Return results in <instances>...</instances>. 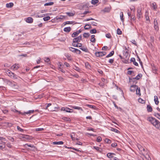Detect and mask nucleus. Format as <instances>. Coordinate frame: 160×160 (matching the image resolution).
Masks as SVG:
<instances>
[{"label": "nucleus", "instance_id": "nucleus-62", "mask_svg": "<svg viewBox=\"0 0 160 160\" xmlns=\"http://www.w3.org/2000/svg\"><path fill=\"white\" fill-rule=\"evenodd\" d=\"M108 48V47L106 46H104L102 48V50H106Z\"/></svg>", "mask_w": 160, "mask_h": 160}, {"label": "nucleus", "instance_id": "nucleus-44", "mask_svg": "<svg viewBox=\"0 0 160 160\" xmlns=\"http://www.w3.org/2000/svg\"><path fill=\"white\" fill-rule=\"evenodd\" d=\"M122 32L121 30L118 28L117 30V33L118 35H121L122 34Z\"/></svg>", "mask_w": 160, "mask_h": 160}, {"label": "nucleus", "instance_id": "nucleus-15", "mask_svg": "<svg viewBox=\"0 0 160 160\" xmlns=\"http://www.w3.org/2000/svg\"><path fill=\"white\" fill-rule=\"evenodd\" d=\"M13 5L14 4L12 2H10L6 4V7L8 8H11L13 6Z\"/></svg>", "mask_w": 160, "mask_h": 160}, {"label": "nucleus", "instance_id": "nucleus-22", "mask_svg": "<svg viewBox=\"0 0 160 160\" xmlns=\"http://www.w3.org/2000/svg\"><path fill=\"white\" fill-rule=\"evenodd\" d=\"M123 14L122 12H121L120 13V17L121 21L123 22L124 21V18H123Z\"/></svg>", "mask_w": 160, "mask_h": 160}, {"label": "nucleus", "instance_id": "nucleus-49", "mask_svg": "<svg viewBox=\"0 0 160 160\" xmlns=\"http://www.w3.org/2000/svg\"><path fill=\"white\" fill-rule=\"evenodd\" d=\"M58 80L60 82H62L64 80V79L61 76H58Z\"/></svg>", "mask_w": 160, "mask_h": 160}, {"label": "nucleus", "instance_id": "nucleus-4", "mask_svg": "<svg viewBox=\"0 0 160 160\" xmlns=\"http://www.w3.org/2000/svg\"><path fill=\"white\" fill-rule=\"evenodd\" d=\"M82 36L80 35L78 37L74 38L73 40V42L78 43L79 42L82 40Z\"/></svg>", "mask_w": 160, "mask_h": 160}, {"label": "nucleus", "instance_id": "nucleus-16", "mask_svg": "<svg viewBox=\"0 0 160 160\" xmlns=\"http://www.w3.org/2000/svg\"><path fill=\"white\" fill-rule=\"evenodd\" d=\"M151 7L154 10H156L157 7L156 6V3L155 2H154L152 3L151 4Z\"/></svg>", "mask_w": 160, "mask_h": 160}, {"label": "nucleus", "instance_id": "nucleus-55", "mask_svg": "<svg viewBox=\"0 0 160 160\" xmlns=\"http://www.w3.org/2000/svg\"><path fill=\"white\" fill-rule=\"evenodd\" d=\"M17 129L18 131H20L21 132H23V129L21 128L19 126H17Z\"/></svg>", "mask_w": 160, "mask_h": 160}, {"label": "nucleus", "instance_id": "nucleus-28", "mask_svg": "<svg viewBox=\"0 0 160 160\" xmlns=\"http://www.w3.org/2000/svg\"><path fill=\"white\" fill-rule=\"evenodd\" d=\"M91 28L92 27L91 26V25L88 24H86L84 27V28L86 30H87Z\"/></svg>", "mask_w": 160, "mask_h": 160}, {"label": "nucleus", "instance_id": "nucleus-12", "mask_svg": "<svg viewBox=\"0 0 160 160\" xmlns=\"http://www.w3.org/2000/svg\"><path fill=\"white\" fill-rule=\"evenodd\" d=\"M137 87L138 86L136 85H132L130 87V91L132 92H134Z\"/></svg>", "mask_w": 160, "mask_h": 160}, {"label": "nucleus", "instance_id": "nucleus-13", "mask_svg": "<svg viewBox=\"0 0 160 160\" xmlns=\"http://www.w3.org/2000/svg\"><path fill=\"white\" fill-rule=\"evenodd\" d=\"M130 61L133 63V64L136 66H138V63L135 61V59L134 58H131Z\"/></svg>", "mask_w": 160, "mask_h": 160}, {"label": "nucleus", "instance_id": "nucleus-24", "mask_svg": "<svg viewBox=\"0 0 160 160\" xmlns=\"http://www.w3.org/2000/svg\"><path fill=\"white\" fill-rule=\"evenodd\" d=\"M71 30L70 27H68L65 28L64 29V31L65 32H69Z\"/></svg>", "mask_w": 160, "mask_h": 160}, {"label": "nucleus", "instance_id": "nucleus-58", "mask_svg": "<svg viewBox=\"0 0 160 160\" xmlns=\"http://www.w3.org/2000/svg\"><path fill=\"white\" fill-rule=\"evenodd\" d=\"M137 58H138V60L139 61V63H140V65L141 66H142V62L141 61V59H140V58L139 57V56H137Z\"/></svg>", "mask_w": 160, "mask_h": 160}, {"label": "nucleus", "instance_id": "nucleus-1", "mask_svg": "<svg viewBox=\"0 0 160 160\" xmlns=\"http://www.w3.org/2000/svg\"><path fill=\"white\" fill-rule=\"evenodd\" d=\"M147 120L157 128H160V122L155 118L149 117Z\"/></svg>", "mask_w": 160, "mask_h": 160}, {"label": "nucleus", "instance_id": "nucleus-17", "mask_svg": "<svg viewBox=\"0 0 160 160\" xmlns=\"http://www.w3.org/2000/svg\"><path fill=\"white\" fill-rule=\"evenodd\" d=\"M63 144L62 141L54 142H52V144L53 145H62Z\"/></svg>", "mask_w": 160, "mask_h": 160}, {"label": "nucleus", "instance_id": "nucleus-5", "mask_svg": "<svg viewBox=\"0 0 160 160\" xmlns=\"http://www.w3.org/2000/svg\"><path fill=\"white\" fill-rule=\"evenodd\" d=\"M136 16L138 19L142 17V13L141 12V9L140 8H138L137 9Z\"/></svg>", "mask_w": 160, "mask_h": 160}, {"label": "nucleus", "instance_id": "nucleus-34", "mask_svg": "<svg viewBox=\"0 0 160 160\" xmlns=\"http://www.w3.org/2000/svg\"><path fill=\"white\" fill-rule=\"evenodd\" d=\"M51 18L50 16H47L46 17H44L43 18V19L45 21H47L49 20Z\"/></svg>", "mask_w": 160, "mask_h": 160}, {"label": "nucleus", "instance_id": "nucleus-30", "mask_svg": "<svg viewBox=\"0 0 160 160\" xmlns=\"http://www.w3.org/2000/svg\"><path fill=\"white\" fill-rule=\"evenodd\" d=\"M145 16L146 20L147 21H150L148 14L147 13L146 11L145 13Z\"/></svg>", "mask_w": 160, "mask_h": 160}, {"label": "nucleus", "instance_id": "nucleus-41", "mask_svg": "<svg viewBox=\"0 0 160 160\" xmlns=\"http://www.w3.org/2000/svg\"><path fill=\"white\" fill-rule=\"evenodd\" d=\"M154 115L160 120V115L159 113H155L154 114Z\"/></svg>", "mask_w": 160, "mask_h": 160}, {"label": "nucleus", "instance_id": "nucleus-52", "mask_svg": "<svg viewBox=\"0 0 160 160\" xmlns=\"http://www.w3.org/2000/svg\"><path fill=\"white\" fill-rule=\"evenodd\" d=\"M66 56L67 57V59L68 60L71 61L72 60V59L70 56H69L68 54H67Z\"/></svg>", "mask_w": 160, "mask_h": 160}, {"label": "nucleus", "instance_id": "nucleus-27", "mask_svg": "<svg viewBox=\"0 0 160 160\" xmlns=\"http://www.w3.org/2000/svg\"><path fill=\"white\" fill-rule=\"evenodd\" d=\"M111 10V8L108 7L104 8L103 10V11L105 12H109Z\"/></svg>", "mask_w": 160, "mask_h": 160}, {"label": "nucleus", "instance_id": "nucleus-37", "mask_svg": "<svg viewBox=\"0 0 160 160\" xmlns=\"http://www.w3.org/2000/svg\"><path fill=\"white\" fill-rule=\"evenodd\" d=\"M66 14L69 16H73L74 14V13H72V12H66Z\"/></svg>", "mask_w": 160, "mask_h": 160}, {"label": "nucleus", "instance_id": "nucleus-29", "mask_svg": "<svg viewBox=\"0 0 160 160\" xmlns=\"http://www.w3.org/2000/svg\"><path fill=\"white\" fill-rule=\"evenodd\" d=\"M62 119L66 121H70L71 119L67 117H63L62 118Z\"/></svg>", "mask_w": 160, "mask_h": 160}, {"label": "nucleus", "instance_id": "nucleus-40", "mask_svg": "<svg viewBox=\"0 0 160 160\" xmlns=\"http://www.w3.org/2000/svg\"><path fill=\"white\" fill-rule=\"evenodd\" d=\"M98 0H92L91 1V3L92 4L95 5L98 3Z\"/></svg>", "mask_w": 160, "mask_h": 160}, {"label": "nucleus", "instance_id": "nucleus-61", "mask_svg": "<svg viewBox=\"0 0 160 160\" xmlns=\"http://www.w3.org/2000/svg\"><path fill=\"white\" fill-rule=\"evenodd\" d=\"M72 45L74 47H78V43L77 44L73 42L72 43Z\"/></svg>", "mask_w": 160, "mask_h": 160}, {"label": "nucleus", "instance_id": "nucleus-64", "mask_svg": "<svg viewBox=\"0 0 160 160\" xmlns=\"http://www.w3.org/2000/svg\"><path fill=\"white\" fill-rule=\"evenodd\" d=\"M117 143L116 142H114L112 144L111 146L112 147H114L117 146Z\"/></svg>", "mask_w": 160, "mask_h": 160}, {"label": "nucleus", "instance_id": "nucleus-23", "mask_svg": "<svg viewBox=\"0 0 160 160\" xmlns=\"http://www.w3.org/2000/svg\"><path fill=\"white\" fill-rule=\"evenodd\" d=\"M142 74L141 73H139L135 78H133V79H136L137 80H138L140 78L142 77Z\"/></svg>", "mask_w": 160, "mask_h": 160}, {"label": "nucleus", "instance_id": "nucleus-45", "mask_svg": "<svg viewBox=\"0 0 160 160\" xmlns=\"http://www.w3.org/2000/svg\"><path fill=\"white\" fill-rule=\"evenodd\" d=\"M80 49L82 51H84L86 52H88V49L87 48H81Z\"/></svg>", "mask_w": 160, "mask_h": 160}, {"label": "nucleus", "instance_id": "nucleus-50", "mask_svg": "<svg viewBox=\"0 0 160 160\" xmlns=\"http://www.w3.org/2000/svg\"><path fill=\"white\" fill-rule=\"evenodd\" d=\"M75 50V52L77 54H80L81 52V51L78 49L76 48Z\"/></svg>", "mask_w": 160, "mask_h": 160}, {"label": "nucleus", "instance_id": "nucleus-38", "mask_svg": "<svg viewBox=\"0 0 160 160\" xmlns=\"http://www.w3.org/2000/svg\"><path fill=\"white\" fill-rule=\"evenodd\" d=\"M93 148L95 149L97 151H98L100 152H101V151L100 150L101 149L99 147L97 146H93Z\"/></svg>", "mask_w": 160, "mask_h": 160}, {"label": "nucleus", "instance_id": "nucleus-7", "mask_svg": "<svg viewBox=\"0 0 160 160\" xmlns=\"http://www.w3.org/2000/svg\"><path fill=\"white\" fill-rule=\"evenodd\" d=\"M154 28L155 30L156 31H158L159 30V27L158 22H157V20L156 18H155L154 19Z\"/></svg>", "mask_w": 160, "mask_h": 160}, {"label": "nucleus", "instance_id": "nucleus-35", "mask_svg": "<svg viewBox=\"0 0 160 160\" xmlns=\"http://www.w3.org/2000/svg\"><path fill=\"white\" fill-rule=\"evenodd\" d=\"M86 106H87L90 108H92V109H95L96 108V106L93 105H91L89 104H86Z\"/></svg>", "mask_w": 160, "mask_h": 160}, {"label": "nucleus", "instance_id": "nucleus-2", "mask_svg": "<svg viewBox=\"0 0 160 160\" xmlns=\"http://www.w3.org/2000/svg\"><path fill=\"white\" fill-rule=\"evenodd\" d=\"M13 111L14 112H17L19 114H21L22 115H25L26 114H28L31 113H32L34 112V110H29L27 112H22L20 111H18L16 109H14L13 110Z\"/></svg>", "mask_w": 160, "mask_h": 160}, {"label": "nucleus", "instance_id": "nucleus-47", "mask_svg": "<svg viewBox=\"0 0 160 160\" xmlns=\"http://www.w3.org/2000/svg\"><path fill=\"white\" fill-rule=\"evenodd\" d=\"M44 60L45 62H49L50 61L49 58H45Z\"/></svg>", "mask_w": 160, "mask_h": 160}, {"label": "nucleus", "instance_id": "nucleus-39", "mask_svg": "<svg viewBox=\"0 0 160 160\" xmlns=\"http://www.w3.org/2000/svg\"><path fill=\"white\" fill-rule=\"evenodd\" d=\"M54 2H51L49 3H45L44 4V6H51L53 4Z\"/></svg>", "mask_w": 160, "mask_h": 160}, {"label": "nucleus", "instance_id": "nucleus-53", "mask_svg": "<svg viewBox=\"0 0 160 160\" xmlns=\"http://www.w3.org/2000/svg\"><path fill=\"white\" fill-rule=\"evenodd\" d=\"M65 17V16H60V17H56V19H57V20H58V19H63V18H64Z\"/></svg>", "mask_w": 160, "mask_h": 160}, {"label": "nucleus", "instance_id": "nucleus-63", "mask_svg": "<svg viewBox=\"0 0 160 160\" xmlns=\"http://www.w3.org/2000/svg\"><path fill=\"white\" fill-rule=\"evenodd\" d=\"M114 61V59H109V62L110 63H112Z\"/></svg>", "mask_w": 160, "mask_h": 160}, {"label": "nucleus", "instance_id": "nucleus-9", "mask_svg": "<svg viewBox=\"0 0 160 160\" xmlns=\"http://www.w3.org/2000/svg\"><path fill=\"white\" fill-rule=\"evenodd\" d=\"M19 67V65L18 64H15L13 65L11 68V69L14 70H18Z\"/></svg>", "mask_w": 160, "mask_h": 160}, {"label": "nucleus", "instance_id": "nucleus-31", "mask_svg": "<svg viewBox=\"0 0 160 160\" xmlns=\"http://www.w3.org/2000/svg\"><path fill=\"white\" fill-rule=\"evenodd\" d=\"M112 155H115V154L113 153H108L107 154V156L109 158H112Z\"/></svg>", "mask_w": 160, "mask_h": 160}, {"label": "nucleus", "instance_id": "nucleus-21", "mask_svg": "<svg viewBox=\"0 0 160 160\" xmlns=\"http://www.w3.org/2000/svg\"><path fill=\"white\" fill-rule=\"evenodd\" d=\"M95 35H92L91 36V38L90 40V41L91 42H92L93 43H95L96 41V39L95 38Z\"/></svg>", "mask_w": 160, "mask_h": 160}, {"label": "nucleus", "instance_id": "nucleus-11", "mask_svg": "<svg viewBox=\"0 0 160 160\" xmlns=\"http://www.w3.org/2000/svg\"><path fill=\"white\" fill-rule=\"evenodd\" d=\"M26 21L27 23H31L33 22V19L32 17H29L26 19Z\"/></svg>", "mask_w": 160, "mask_h": 160}, {"label": "nucleus", "instance_id": "nucleus-8", "mask_svg": "<svg viewBox=\"0 0 160 160\" xmlns=\"http://www.w3.org/2000/svg\"><path fill=\"white\" fill-rule=\"evenodd\" d=\"M8 76L10 77L11 78H13L14 79H17L18 78V76L16 75L14 73H11V74L8 75Z\"/></svg>", "mask_w": 160, "mask_h": 160}, {"label": "nucleus", "instance_id": "nucleus-10", "mask_svg": "<svg viewBox=\"0 0 160 160\" xmlns=\"http://www.w3.org/2000/svg\"><path fill=\"white\" fill-rule=\"evenodd\" d=\"M81 32V31L80 30L78 31H77L76 32H74L72 35V38L75 37L77 36Z\"/></svg>", "mask_w": 160, "mask_h": 160}, {"label": "nucleus", "instance_id": "nucleus-19", "mask_svg": "<svg viewBox=\"0 0 160 160\" xmlns=\"http://www.w3.org/2000/svg\"><path fill=\"white\" fill-rule=\"evenodd\" d=\"M147 111L148 112H152V107L149 105H148L147 106Z\"/></svg>", "mask_w": 160, "mask_h": 160}, {"label": "nucleus", "instance_id": "nucleus-33", "mask_svg": "<svg viewBox=\"0 0 160 160\" xmlns=\"http://www.w3.org/2000/svg\"><path fill=\"white\" fill-rule=\"evenodd\" d=\"M138 101L139 102H140L142 104H144V103H145V101L143 100L142 99L140 98H139L138 99Z\"/></svg>", "mask_w": 160, "mask_h": 160}, {"label": "nucleus", "instance_id": "nucleus-18", "mask_svg": "<svg viewBox=\"0 0 160 160\" xmlns=\"http://www.w3.org/2000/svg\"><path fill=\"white\" fill-rule=\"evenodd\" d=\"M154 101L155 102V103L156 105H158L159 103V102L158 101V98L157 96H154Z\"/></svg>", "mask_w": 160, "mask_h": 160}, {"label": "nucleus", "instance_id": "nucleus-3", "mask_svg": "<svg viewBox=\"0 0 160 160\" xmlns=\"http://www.w3.org/2000/svg\"><path fill=\"white\" fill-rule=\"evenodd\" d=\"M96 56L100 57L105 56L106 54V52H96L95 53Z\"/></svg>", "mask_w": 160, "mask_h": 160}, {"label": "nucleus", "instance_id": "nucleus-20", "mask_svg": "<svg viewBox=\"0 0 160 160\" xmlns=\"http://www.w3.org/2000/svg\"><path fill=\"white\" fill-rule=\"evenodd\" d=\"M136 94L140 96L141 94L140 93V88L137 87L136 89Z\"/></svg>", "mask_w": 160, "mask_h": 160}, {"label": "nucleus", "instance_id": "nucleus-54", "mask_svg": "<svg viewBox=\"0 0 160 160\" xmlns=\"http://www.w3.org/2000/svg\"><path fill=\"white\" fill-rule=\"evenodd\" d=\"M102 140V138L100 137H98L97 138V141L98 142H100Z\"/></svg>", "mask_w": 160, "mask_h": 160}, {"label": "nucleus", "instance_id": "nucleus-46", "mask_svg": "<svg viewBox=\"0 0 160 160\" xmlns=\"http://www.w3.org/2000/svg\"><path fill=\"white\" fill-rule=\"evenodd\" d=\"M76 49V48H73L71 47H70L69 48V50L70 51H71L72 52H75V49Z\"/></svg>", "mask_w": 160, "mask_h": 160}, {"label": "nucleus", "instance_id": "nucleus-42", "mask_svg": "<svg viewBox=\"0 0 160 160\" xmlns=\"http://www.w3.org/2000/svg\"><path fill=\"white\" fill-rule=\"evenodd\" d=\"M138 148L141 151H144L145 149L143 147H142L140 145H138Z\"/></svg>", "mask_w": 160, "mask_h": 160}, {"label": "nucleus", "instance_id": "nucleus-43", "mask_svg": "<svg viewBox=\"0 0 160 160\" xmlns=\"http://www.w3.org/2000/svg\"><path fill=\"white\" fill-rule=\"evenodd\" d=\"M91 33H95L97 32V30L95 29H93L90 31Z\"/></svg>", "mask_w": 160, "mask_h": 160}, {"label": "nucleus", "instance_id": "nucleus-25", "mask_svg": "<svg viewBox=\"0 0 160 160\" xmlns=\"http://www.w3.org/2000/svg\"><path fill=\"white\" fill-rule=\"evenodd\" d=\"M72 107L74 109H77L78 110H81L82 111H83V109H82V108L80 107L76 106H72Z\"/></svg>", "mask_w": 160, "mask_h": 160}, {"label": "nucleus", "instance_id": "nucleus-6", "mask_svg": "<svg viewBox=\"0 0 160 160\" xmlns=\"http://www.w3.org/2000/svg\"><path fill=\"white\" fill-rule=\"evenodd\" d=\"M123 54L124 55L123 59H128L130 57L128 52V50L125 51H123Z\"/></svg>", "mask_w": 160, "mask_h": 160}, {"label": "nucleus", "instance_id": "nucleus-60", "mask_svg": "<svg viewBox=\"0 0 160 160\" xmlns=\"http://www.w3.org/2000/svg\"><path fill=\"white\" fill-rule=\"evenodd\" d=\"M131 42L135 45L137 46V43L135 40H132L131 41Z\"/></svg>", "mask_w": 160, "mask_h": 160}, {"label": "nucleus", "instance_id": "nucleus-36", "mask_svg": "<svg viewBox=\"0 0 160 160\" xmlns=\"http://www.w3.org/2000/svg\"><path fill=\"white\" fill-rule=\"evenodd\" d=\"M90 34L88 33L85 32L83 34V36L85 38H87L89 37Z\"/></svg>", "mask_w": 160, "mask_h": 160}, {"label": "nucleus", "instance_id": "nucleus-32", "mask_svg": "<svg viewBox=\"0 0 160 160\" xmlns=\"http://www.w3.org/2000/svg\"><path fill=\"white\" fill-rule=\"evenodd\" d=\"M114 53V51H112L108 54L107 55L106 58H108L110 57H111L113 55Z\"/></svg>", "mask_w": 160, "mask_h": 160}, {"label": "nucleus", "instance_id": "nucleus-59", "mask_svg": "<svg viewBox=\"0 0 160 160\" xmlns=\"http://www.w3.org/2000/svg\"><path fill=\"white\" fill-rule=\"evenodd\" d=\"M64 64L67 67H70L69 64L67 62H65L64 63Z\"/></svg>", "mask_w": 160, "mask_h": 160}, {"label": "nucleus", "instance_id": "nucleus-57", "mask_svg": "<svg viewBox=\"0 0 160 160\" xmlns=\"http://www.w3.org/2000/svg\"><path fill=\"white\" fill-rule=\"evenodd\" d=\"M106 37L108 38H111V34L110 33H107V34H106Z\"/></svg>", "mask_w": 160, "mask_h": 160}, {"label": "nucleus", "instance_id": "nucleus-56", "mask_svg": "<svg viewBox=\"0 0 160 160\" xmlns=\"http://www.w3.org/2000/svg\"><path fill=\"white\" fill-rule=\"evenodd\" d=\"M12 72L10 70H6V73L8 75L10 74H11V73H12Z\"/></svg>", "mask_w": 160, "mask_h": 160}, {"label": "nucleus", "instance_id": "nucleus-14", "mask_svg": "<svg viewBox=\"0 0 160 160\" xmlns=\"http://www.w3.org/2000/svg\"><path fill=\"white\" fill-rule=\"evenodd\" d=\"M152 68L153 73L156 74L157 71V69L154 65H152Z\"/></svg>", "mask_w": 160, "mask_h": 160}, {"label": "nucleus", "instance_id": "nucleus-48", "mask_svg": "<svg viewBox=\"0 0 160 160\" xmlns=\"http://www.w3.org/2000/svg\"><path fill=\"white\" fill-rule=\"evenodd\" d=\"M105 142L108 143H110L111 142V140L107 138L105 139Z\"/></svg>", "mask_w": 160, "mask_h": 160}, {"label": "nucleus", "instance_id": "nucleus-26", "mask_svg": "<svg viewBox=\"0 0 160 160\" xmlns=\"http://www.w3.org/2000/svg\"><path fill=\"white\" fill-rule=\"evenodd\" d=\"M110 130L114 132H115L118 133H119L120 132V131L119 130H117V129H116L115 128H111Z\"/></svg>", "mask_w": 160, "mask_h": 160}, {"label": "nucleus", "instance_id": "nucleus-51", "mask_svg": "<svg viewBox=\"0 0 160 160\" xmlns=\"http://www.w3.org/2000/svg\"><path fill=\"white\" fill-rule=\"evenodd\" d=\"M70 110V109L69 108H68L66 107L65 111L67 112H69V113L72 112V111H71Z\"/></svg>", "mask_w": 160, "mask_h": 160}]
</instances>
